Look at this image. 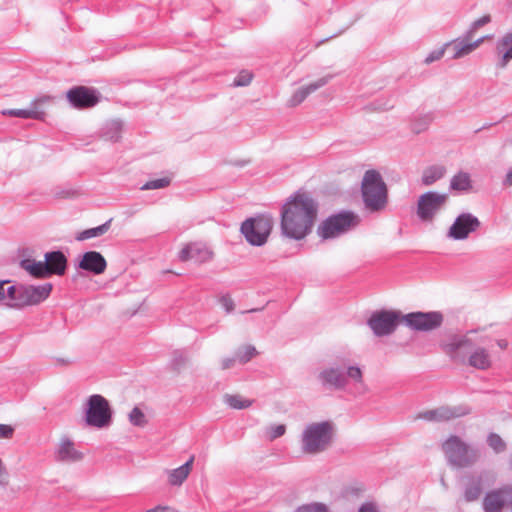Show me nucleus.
I'll list each match as a JSON object with an SVG mask.
<instances>
[{"mask_svg": "<svg viewBox=\"0 0 512 512\" xmlns=\"http://www.w3.org/2000/svg\"><path fill=\"white\" fill-rule=\"evenodd\" d=\"M317 214L318 202L309 193L296 191L281 207L282 235L296 241L303 240L312 232Z\"/></svg>", "mask_w": 512, "mask_h": 512, "instance_id": "1", "label": "nucleus"}, {"mask_svg": "<svg viewBox=\"0 0 512 512\" xmlns=\"http://www.w3.org/2000/svg\"><path fill=\"white\" fill-rule=\"evenodd\" d=\"M476 330H470L466 335L453 336L445 345V352L453 361L461 364H467L478 370H487L492 362L489 352L484 347H475L468 334Z\"/></svg>", "mask_w": 512, "mask_h": 512, "instance_id": "2", "label": "nucleus"}, {"mask_svg": "<svg viewBox=\"0 0 512 512\" xmlns=\"http://www.w3.org/2000/svg\"><path fill=\"white\" fill-rule=\"evenodd\" d=\"M361 196L364 206L369 212H379L386 207L388 188L379 171L369 169L364 173Z\"/></svg>", "mask_w": 512, "mask_h": 512, "instance_id": "3", "label": "nucleus"}, {"mask_svg": "<svg viewBox=\"0 0 512 512\" xmlns=\"http://www.w3.org/2000/svg\"><path fill=\"white\" fill-rule=\"evenodd\" d=\"M335 426L330 420L308 424L302 432L301 449L306 454H319L332 444Z\"/></svg>", "mask_w": 512, "mask_h": 512, "instance_id": "4", "label": "nucleus"}, {"mask_svg": "<svg viewBox=\"0 0 512 512\" xmlns=\"http://www.w3.org/2000/svg\"><path fill=\"white\" fill-rule=\"evenodd\" d=\"M360 216L351 210H341L325 218L317 228V235L322 240L341 237L360 224Z\"/></svg>", "mask_w": 512, "mask_h": 512, "instance_id": "5", "label": "nucleus"}, {"mask_svg": "<svg viewBox=\"0 0 512 512\" xmlns=\"http://www.w3.org/2000/svg\"><path fill=\"white\" fill-rule=\"evenodd\" d=\"M318 380L326 390L342 391L348 385V381L363 382V372L358 365L330 366L324 368L318 374Z\"/></svg>", "mask_w": 512, "mask_h": 512, "instance_id": "6", "label": "nucleus"}, {"mask_svg": "<svg viewBox=\"0 0 512 512\" xmlns=\"http://www.w3.org/2000/svg\"><path fill=\"white\" fill-rule=\"evenodd\" d=\"M274 226V218L269 213H258L246 218L240 225V233L246 242L254 247L264 246Z\"/></svg>", "mask_w": 512, "mask_h": 512, "instance_id": "7", "label": "nucleus"}, {"mask_svg": "<svg viewBox=\"0 0 512 512\" xmlns=\"http://www.w3.org/2000/svg\"><path fill=\"white\" fill-rule=\"evenodd\" d=\"M449 465L457 468L472 466L479 458V449L465 443L459 436L451 435L442 444Z\"/></svg>", "mask_w": 512, "mask_h": 512, "instance_id": "8", "label": "nucleus"}, {"mask_svg": "<svg viewBox=\"0 0 512 512\" xmlns=\"http://www.w3.org/2000/svg\"><path fill=\"white\" fill-rule=\"evenodd\" d=\"M85 423L98 429L109 427L113 420V410L109 401L100 394H92L85 405Z\"/></svg>", "mask_w": 512, "mask_h": 512, "instance_id": "9", "label": "nucleus"}, {"mask_svg": "<svg viewBox=\"0 0 512 512\" xmlns=\"http://www.w3.org/2000/svg\"><path fill=\"white\" fill-rule=\"evenodd\" d=\"M404 323V314L399 310L380 309L372 312L367 325L377 337L389 336Z\"/></svg>", "mask_w": 512, "mask_h": 512, "instance_id": "10", "label": "nucleus"}, {"mask_svg": "<svg viewBox=\"0 0 512 512\" xmlns=\"http://www.w3.org/2000/svg\"><path fill=\"white\" fill-rule=\"evenodd\" d=\"M448 195L436 191H427L419 196L417 201V216L422 222H431L436 214L444 207Z\"/></svg>", "mask_w": 512, "mask_h": 512, "instance_id": "11", "label": "nucleus"}, {"mask_svg": "<svg viewBox=\"0 0 512 512\" xmlns=\"http://www.w3.org/2000/svg\"><path fill=\"white\" fill-rule=\"evenodd\" d=\"M440 311H415L404 314V324L414 331L429 332L439 328L443 323Z\"/></svg>", "mask_w": 512, "mask_h": 512, "instance_id": "12", "label": "nucleus"}, {"mask_svg": "<svg viewBox=\"0 0 512 512\" xmlns=\"http://www.w3.org/2000/svg\"><path fill=\"white\" fill-rule=\"evenodd\" d=\"M66 97L73 108L88 109L99 103L101 94L95 88L75 86L67 91Z\"/></svg>", "mask_w": 512, "mask_h": 512, "instance_id": "13", "label": "nucleus"}, {"mask_svg": "<svg viewBox=\"0 0 512 512\" xmlns=\"http://www.w3.org/2000/svg\"><path fill=\"white\" fill-rule=\"evenodd\" d=\"M471 413V408L466 404L456 406H440L417 414L416 419L429 422L449 421L451 419L466 416Z\"/></svg>", "mask_w": 512, "mask_h": 512, "instance_id": "14", "label": "nucleus"}, {"mask_svg": "<svg viewBox=\"0 0 512 512\" xmlns=\"http://www.w3.org/2000/svg\"><path fill=\"white\" fill-rule=\"evenodd\" d=\"M480 225V220L472 213H461L450 226L447 236L457 241L465 240L471 233L475 232Z\"/></svg>", "mask_w": 512, "mask_h": 512, "instance_id": "15", "label": "nucleus"}, {"mask_svg": "<svg viewBox=\"0 0 512 512\" xmlns=\"http://www.w3.org/2000/svg\"><path fill=\"white\" fill-rule=\"evenodd\" d=\"M75 267L78 270H82L93 275H100L105 272L107 262L100 252L89 250L78 255L75 261Z\"/></svg>", "mask_w": 512, "mask_h": 512, "instance_id": "16", "label": "nucleus"}, {"mask_svg": "<svg viewBox=\"0 0 512 512\" xmlns=\"http://www.w3.org/2000/svg\"><path fill=\"white\" fill-rule=\"evenodd\" d=\"M512 487L509 485L493 489L483 497L482 508L484 512H503L509 503Z\"/></svg>", "mask_w": 512, "mask_h": 512, "instance_id": "17", "label": "nucleus"}, {"mask_svg": "<svg viewBox=\"0 0 512 512\" xmlns=\"http://www.w3.org/2000/svg\"><path fill=\"white\" fill-rule=\"evenodd\" d=\"M484 39L485 37H481L472 41V39L468 38L464 33L462 37L446 42L443 45L446 52H451V59H459L473 52L480 46Z\"/></svg>", "mask_w": 512, "mask_h": 512, "instance_id": "18", "label": "nucleus"}, {"mask_svg": "<svg viewBox=\"0 0 512 512\" xmlns=\"http://www.w3.org/2000/svg\"><path fill=\"white\" fill-rule=\"evenodd\" d=\"M212 256L213 253L209 250V248L200 242H193L185 245L178 254L180 261H193L197 264L210 261Z\"/></svg>", "mask_w": 512, "mask_h": 512, "instance_id": "19", "label": "nucleus"}, {"mask_svg": "<svg viewBox=\"0 0 512 512\" xmlns=\"http://www.w3.org/2000/svg\"><path fill=\"white\" fill-rule=\"evenodd\" d=\"M334 77V75L329 74L323 76L316 80L315 82L309 83L307 85L301 86L298 88L294 94L291 96L289 100V105L292 107L298 106L301 104L311 93L315 92L319 88L325 86L329 83V81Z\"/></svg>", "mask_w": 512, "mask_h": 512, "instance_id": "20", "label": "nucleus"}, {"mask_svg": "<svg viewBox=\"0 0 512 512\" xmlns=\"http://www.w3.org/2000/svg\"><path fill=\"white\" fill-rule=\"evenodd\" d=\"M44 260L48 266L49 277L51 275L62 276L66 273L68 259L61 250L46 252L44 254Z\"/></svg>", "mask_w": 512, "mask_h": 512, "instance_id": "21", "label": "nucleus"}, {"mask_svg": "<svg viewBox=\"0 0 512 512\" xmlns=\"http://www.w3.org/2000/svg\"><path fill=\"white\" fill-rule=\"evenodd\" d=\"M27 306H34L44 302L51 294L53 285L44 283L41 285H26Z\"/></svg>", "mask_w": 512, "mask_h": 512, "instance_id": "22", "label": "nucleus"}, {"mask_svg": "<svg viewBox=\"0 0 512 512\" xmlns=\"http://www.w3.org/2000/svg\"><path fill=\"white\" fill-rule=\"evenodd\" d=\"M19 265L33 278L45 279L49 277L48 266L45 260L37 261L32 258H24L20 260Z\"/></svg>", "mask_w": 512, "mask_h": 512, "instance_id": "23", "label": "nucleus"}, {"mask_svg": "<svg viewBox=\"0 0 512 512\" xmlns=\"http://www.w3.org/2000/svg\"><path fill=\"white\" fill-rule=\"evenodd\" d=\"M82 458L83 454L74 448V443L70 439H62L56 451V460L62 462H76Z\"/></svg>", "mask_w": 512, "mask_h": 512, "instance_id": "24", "label": "nucleus"}, {"mask_svg": "<svg viewBox=\"0 0 512 512\" xmlns=\"http://www.w3.org/2000/svg\"><path fill=\"white\" fill-rule=\"evenodd\" d=\"M496 50L501 55L497 66L505 68L512 60V32L504 34L497 40Z\"/></svg>", "mask_w": 512, "mask_h": 512, "instance_id": "25", "label": "nucleus"}, {"mask_svg": "<svg viewBox=\"0 0 512 512\" xmlns=\"http://www.w3.org/2000/svg\"><path fill=\"white\" fill-rule=\"evenodd\" d=\"M194 459L195 457L192 455L184 464L168 472V482L171 486L183 484L192 470Z\"/></svg>", "mask_w": 512, "mask_h": 512, "instance_id": "26", "label": "nucleus"}, {"mask_svg": "<svg viewBox=\"0 0 512 512\" xmlns=\"http://www.w3.org/2000/svg\"><path fill=\"white\" fill-rule=\"evenodd\" d=\"M483 491V481L481 476L469 477L464 486V499L466 502L476 501Z\"/></svg>", "mask_w": 512, "mask_h": 512, "instance_id": "27", "label": "nucleus"}, {"mask_svg": "<svg viewBox=\"0 0 512 512\" xmlns=\"http://www.w3.org/2000/svg\"><path fill=\"white\" fill-rule=\"evenodd\" d=\"M122 128L123 123L121 120L115 119L108 121L102 128V137L105 140L117 142L121 138Z\"/></svg>", "mask_w": 512, "mask_h": 512, "instance_id": "28", "label": "nucleus"}, {"mask_svg": "<svg viewBox=\"0 0 512 512\" xmlns=\"http://www.w3.org/2000/svg\"><path fill=\"white\" fill-rule=\"evenodd\" d=\"M450 189L458 192H468L472 189V180L467 172L459 171L450 180Z\"/></svg>", "mask_w": 512, "mask_h": 512, "instance_id": "29", "label": "nucleus"}, {"mask_svg": "<svg viewBox=\"0 0 512 512\" xmlns=\"http://www.w3.org/2000/svg\"><path fill=\"white\" fill-rule=\"evenodd\" d=\"M446 173V168L442 165H432L427 167L422 174V184L430 186L442 179Z\"/></svg>", "mask_w": 512, "mask_h": 512, "instance_id": "30", "label": "nucleus"}, {"mask_svg": "<svg viewBox=\"0 0 512 512\" xmlns=\"http://www.w3.org/2000/svg\"><path fill=\"white\" fill-rule=\"evenodd\" d=\"M111 221H112V219H109L108 221H106L105 223H103L99 226L85 229V230L77 233L75 239L77 241H85V240H88L91 238H96V237L102 236L109 230Z\"/></svg>", "mask_w": 512, "mask_h": 512, "instance_id": "31", "label": "nucleus"}, {"mask_svg": "<svg viewBox=\"0 0 512 512\" xmlns=\"http://www.w3.org/2000/svg\"><path fill=\"white\" fill-rule=\"evenodd\" d=\"M224 403L227 404L232 409H245L252 405V401L249 399H243L239 395H231V394H225L224 395Z\"/></svg>", "mask_w": 512, "mask_h": 512, "instance_id": "32", "label": "nucleus"}, {"mask_svg": "<svg viewBox=\"0 0 512 512\" xmlns=\"http://www.w3.org/2000/svg\"><path fill=\"white\" fill-rule=\"evenodd\" d=\"M26 294H27L26 285L19 284L17 286V292L15 294V297H14L13 301L8 304V306L11 308H16V309L27 307Z\"/></svg>", "mask_w": 512, "mask_h": 512, "instance_id": "33", "label": "nucleus"}, {"mask_svg": "<svg viewBox=\"0 0 512 512\" xmlns=\"http://www.w3.org/2000/svg\"><path fill=\"white\" fill-rule=\"evenodd\" d=\"M51 100H52V97L48 96V95H44L39 98H36L35 100H33L30 103L28 110L36 111L37 114L39 115L37 120H42V119H44V116H45V112L42 109V107L44 104L49 103Z\"/></svg>", "mask_w": 512, "mask_h": 512, "instance_id": "34", "label": "nucleus"}, {"mask_svg": "<svg viewBox=\"0 0 512 512\" xmlns=\"http://www.w3.org/2000/svg\"><path fill=\"white\" fill-rule=\"evenodd\" d=\"M3 115L18 117L22 119H38L36 111L26 109H7L2 112Z\"/></svg>", "mask_w": 512, "mask_h": 512, "instance_id": "35", "label": "nucleus"}, {"mask_svg": "<svg viewBox=\"0 0 512 512\" xmlns=\"http://www.w3.org/2000/svg\"><path fill=\"white\" fill-rule=\"evenodd\" d=\"M170 183H171V178H169V177H162V178H158V179H152V180H149L146 183H144L140 187V190L145 191V190L162 189V188H165V187L169 186Z\"/></svg>", "mask_w": 512, "mask_h": 512, "instance_id": "36", "label": "nucleus"}, {"mask_svg": "<svg viewBox=\"0 0 512 512\" xmlns=\"http://www.w3.org/2000/svg\"><path fill=\"white\" fill-rule=\"evenodd\" d=\"M487 444L497 454L502 453L506 450L505 441L498 434L493 432L487 436Z\"/></svg>", "mask_w": 512, "mask_h": 512, "instance_id": "37", "label": "nucleus"}, {"mask_svg": "<svg viewBox=\"0 0 512 512\" xmlns=\"http://www.w3.org/2000/svg\"><path fill=\"white\" fill-rule=\"evenodd\" d=\"M432 120H433V116L430 113L422 115L420 117H417L412 122V130L415 133L419 134V133H421L422 131H424V130H426L428 128V126L430 125Z\"/></svg>", "mask_w": 512, "mask_h": 512, "instance_id": "38", "label": "nucleus"}, {"mask_svg": "<svg viewBox=\"0 0 512 512\" xmlns=\"http://www.w3.org/2000/svg\"><path fill=\"white\" fill-rule=\"evenodd\" d=\"M256 354L257 350L253 345L239 348L236 352L237 360L242 364L249 362Z\"/></svg>", "mask_w": 512, "mask_h": 512, "instance_id": "39", "label": "nucleus"}, {"mask_svg": "<svg viewBox=\"0 0 512 512\" xmlns=\"http://www.w3.org/2000/svg\"><path fill=\"white\" fill-rule=\"evenodd\" d=\"M129 421L134 426L143 427L146 424L145 414L140 408L134 407L129 413Z\"/></svg>", "mask_w": 512, "mask_h": 512, "instance_id": "40", "label": "nucleus"}, {"mask_svg": "<svg viewBox=\"0 0 512 512\" xmlns=\"http://www.w3.org/2000/svg\"><path fill=\"white\" fill-rule=\"evenodd\" d=\"M491 21L490 15H484L479 19L473 21L469 27V29L465 32L468 38L473 37V34L482 26L488 24Z\"/></svg>", "mask_w": 512, "mask_h": 512, "instance_id": "41", "label": "nucleus"}, {"mask_svg": "<svg viewBox=\"0 0 512 512\" xmlns=\"http://www.w3.org/2000/svg\"><path fill=\"white\" fill-rule=\"evenodd\" d=\"M253 78V74L247 70H242L233 80V86L245 87L248 86Z\"/></svg>", "mask_w": 512, "mask_h": 512, "instance_id": "42", "label": "nucleus"}, {"mask_svg": "<svg viewBox=\"0 0 512 512\" xmlns=\"http://www.w3.org/2000/svg\"><path fill=\"white\" fill-rule=\"evenodd\" d=\"M295 512H328V507L324 503L313 502L298 507Z\"/></svg>", "mask_w": 512, "mask_h": 512, "instance_id": "43", "label": "nucleus"}, {"mask_svg": "<svg viewBox=\"0 0 512 512\" xmlns=\"http://www.w3.org/2000/svg\"><path fill=\"white\" fill-rule=\"evenodd\" d=\"M445 52L446 51L444 45L438 49L431 51L424 59V63L429 65L435 61L440 60L444 56Z\"/></svg>", "mask_w": 512, "mask_h": 512, "instance_id": "44", "label": "nucleus"}, {"mask_svg": "<svg viewBox=\"0 0 512 512\" xmlns=\"http://www.w3.org/2000/svg\"><path fill=\"white\" fill-rule=\"evenodd\" d=\"M186 362V357L182 352L176 351L173 354L171 366L174 370H180Z\"/></svg>", "mask_w": 512, "mask_h": 512, "instance_id": "45", "label": "nucleus"}, {"mask_svg": "<svg viewBox=\"0 0 512 512\" xmlns=\"http://www.w3.org/2000/svg\"><path fill=\"white\" fill-rule=\"evenodd\" d=\"M286 432V426L284 424H278L271 426L269 429V438L270 440H275L281 436H283Z\"/></svg>", "mask_w": 512, "mask_h": 512, "instance_id": "46", "label": "nucleus"}, {"mask_svg": "<svg viewBox=\"0 0 512 512\" xmlns=\"http://www.w3.org/2000/svg\"><path fill=\"white\" fill-rule=\"evenodd\" d=\"M219 302L227 313H231L234 310V301L229 294L222 295Z\"/></svg>", "mask_w": 512, "mask_h": 512, "instance_id": "47", "label": "nucleus"}, {"mask_svg": "<svg viewBox=\"0 0 512 512\" xmlns=\"http://www.w3.org/2000/svg\"><path fill=\"white\" fill-rule=\"evenodd\" d=\"M14 434V428L8 424H0V438L9 439Z\"/></svg>", "mask_w": 512, "mask_h": 512, "instance_id": "48", "label": "nucleus"}, {"mask_svg": "<svg viewBox=\"0 0 512 512\" xmlns=\"http://www.w3.org/2000/svg\"><path fill=\"white\" fill-rule=\"evenodd\" d=\"M237 360V356L236 357H226L224 359H222L221 361V368L223 370H226V369H229L231 367H233V365L235 364Z\"/></svg>", "mask_w": 512, "mask_h": 512, "instance_id": "49", "label": "nucleus"}, {"mask_svg": "<svg viewBox=\"0 0 512 512\" xmlns=\"http://www.w3.org/2000/svg\"><path fill=\"white\" fill-rule=\"evenodd\" d=\"M18 285H11L7 289H5V298L7 297L11 302L13 301L15 294L17 292Z\"/></svg>", "mask_w": 512, "mask_h": 512, "instance_id": "50", "label": "nucleus"}, {"mask_svg": "<svg viewBox=\"0 0 512 512\" xmlns=\"http://www.w3.org/2000/svg\"><path fill=\"white\" fill-rule=\"evenodd\" d=\"M146 512H174V510L170 506L158 505L154 508L146 510Z\"/></svg>", "mask_w": 512, "mask_h": 512, "instance_id": "51", "label": "nucleus"}, {"mask_svg": "<svg viewBox=\"0 0 512 512\" xmlns=\"http://www.w3.org/2000/svg\"><path fill=\"white\" fill-rule=\"evenodd\" d=\"M358 512H378L373 504L364 503L360 506Z\"/></svg>", "mask_w": 512, "mask_h": 512, "instance_id": "52", "label": "nucleus"}, {"mask_svg": "<svg viewBox=\"0 0 512 512\" xmlns=\"http://www.w3.org/2000/svg\"><path fill=\"white\" fill-rule=\"evenodd\" d=\"M502 185L506 187L512 186V168L507 172L505 178L502 181Z\"/></svg>", "mask_w": 512, "mask_h": 512, "instance_id": "53", "label": "nucleus"}, {"mask_svg": "<svg viewBox=\"0 0 512 512\" xmlns=\"http://www.w3.org/2000/svg\"><path fill=\"white\" fill-rule=\"evenodd\" d=\"M10 283V280H0V301L5 299V284Z\"/></svg>", "mask_w": 512, "mask_h": 512, "instance_id": "54", "label": "nucleus"}, {"mask_svg": "<svg viewBox=\"0 0 512 512\" xmlns=\"http://www.w3.org/2000/svg\"><path fill=\"white\" fill-rule=\"evenodd\" d=\"M508 464H509L510 468L512 469V454L509 457Z\"/></svg>", "mask_w": 512, "mask_h": 512, "instance_id": "55", "label": "nucleus"}, {"mask_svg": "<svg viewBox=\"0 0 512 512\" xmlns=\"http://www.w3.org/2000/svg\"><path fill=\"white\" fill-rule=\"evenodd\" d=\"M509 504H510V509H511V512H512V493L510 495V501H509Z\"/></svg>", "mask_w": 512, "mask_h": 512, "instance_id": "56", "label": "nucleus"}, {"mask_svg": "<svg viewBox=\"0 0 512 512\" xmlns=\"http://www.w3.org/2000/svg\"><path fill=\"white\" fill-rule=\"evenodd\" d=\"M502 342H503V341H500V342H499V346L503 348L504 346H506V343H502Z\"/></svg>", "mask_w": 512, "mask_h": 512, "instance_id": "57", "label": "nucleus"}, {"mask_svg": "<svg viewBox=\"0 0 512 512\" xmlns=\"http://www.w3.org/2000/svg\"><path fill=\"white\" fill-rule=\"evenodd\" d=\"M258 309H251V310H248L247 312H255L257 311Z\"/></svg>", "mask_w": 512, "mask_h": 512, "instance_id": "58", "label": "nucleus"}, {"mask_svg": "<svg viewBox=\"0 0 512 512\" xmlns=\"http://www.w3.org/2000/svg\"><path fill=\"white\" fill-rule=\"evenodd\" d=\"M441 483H442V485H443V486H445V485H446V484H445V481H444V479H443V478L441 479Z\"/></svg>", "mask_w": 512, "mask_h": 512, "instance_id": "59", "label": "nucleus"}]
</instances>
